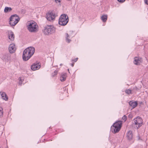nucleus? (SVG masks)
I'll use <instances>...</instances> for the list:
<instances>
[{
	"mask_svg": "<svg viewBox=\"0 0 148 148\" xmlns=\"http://www.w3.org/2000/svg\"><path fill=\"white\" fill-rule=\"evenodd\" d=\"M66 77V74L65 73H62L61 75L60 80L62 82H64L65 80Z\"/></svg>",
	"mask_w": 148,
	"mask_h": 148,
	"instance_id": "17",
	"label": "nucleus"
},
{
	"mask_svg": "<svg viewBox=\"0 0 148 148\" xmlns=\"http://www.w3.org/2000/svg\"><path fill=\"white\" fill-rule=\"evenodd\" d=\"M10 24L12 26L15 25L19 21L20 18L16 14L12 15L10 18Z\"/></svg>",
	"mask_w": 148,
	"mask_h": 148,
	"instance_id": "6",
	"label": "nucleus"
},
{
	"mask_svg": "<svg viewBox=\"0 0 148 148\" xmlns=\"http://www.w3.org/2000/svg\"><path fill=\"white\" fill-rule=\"evenodd\" d=\"M27 27L29 31L32 33H36L38 31V26L37 23L34 21H30L27 23Z\"/></svg>",
	"mask_w": 148,
	"mask_h": 148,
	"instance_id": "2",
	"label": "nucleus"
},
{
	"mask_svg": "<svg viewBox=\"0 0 148 148\" xmlns=\"http://www.w3.org/2000/svg\"><path fill=\"white\" fill-rule=\"evenodd\" d=\"M107 15H103L101 16V19L103 22H105L106 21L107 19Z\"/></svg>",
	"mask_w": 148,
	"mask_h": 148,
	"instance_id": "18",
	"label": "nucleus"
},
{
	"mask_svg": "<svg viewBox=\"0 0 148 148\" xmlns=\"http://www.w3.org/2000/svg\"><path fill=\"white\" fill-rule=\"evenodd\" d=\"M3 109L1 107H0V117L3 116Z\"/></svg>",
	"mask_w": 148,
	"mask_h": 148,
	"instance_id": "20",
	"label": "nucleus"
},
{
	"mask_svg": "<svg viewBox=\"0 0 148 148\" xmlns=\"http://www.w3.org/2000/svg\"><path fill=\"white\" fill-rule=\"evenodd\" d=\"M8 38L11 40H13L14 38V36L13 33L12 32H8Z\"/></svg>",
	"mask_w": 148,
	"mask_h": 148,
	"instance_id": "16",
	"label": "nucleus"
},
{
	"mask_svg": "<svg viewBox=\"0 0 148 148\" xmlns=\"http://www.w3.org/2000/svg\"><path fill=\"white\" fill-rule=\"evenodd\" d=\"M74 65V63H72L71 64V65L72 67Z\"/></svg>",
	"mask_w": 148,
	"mask_h": 148,
	"instance_id": "29",
	"label": "nucleus"
},
{
	"mask_svg": "<svg viewBox=\"0 0 148 148\" xmlns=\"http://www.w3.org/2000/svg\"><path fill=\"white\" fill-rule=\"evenodd\" d=\"M127 119V117L125 115H124L123 117H122V119L124 120L125 121Z\"/></svg>",
	"mask_w": 148,
	"mask_h": 148,
	"instance_id": "24",
	"label": "nucleus"
},
{
	"mask_svg": "<svg viewBox=\"0 0 148 148\" xmlns=\"http://www.w3.org/2000/svg\"><path fill=\"white\" fill-rule=\"evenodd\" d=\"M145 3L148 5V0H144Z\"/></svg>",
	"mask_w": 148,
	"mask_h": 148,
	"instance_id": "26",
	"label": "nucleus"
},
{
	"mask_svg": "<svg viewBox=\"0 0 148 148\" xmlns=\"http://www.w3.org/2000/svg\"><path fill=\"white\" fill-rule=\"evenodd\" d=\"M134 123L136 125H138V127H137V129L141 126V124L142 123L143 120L139 116H138L134 119L133 120Z\"/></svg>",
	"mask_w": 148,
	"mask_h": 148,
	"instance_id": "8",
	"label": "nucleus"
},
{
	"mask_svg": "<svg viewBox=\"0 0 148 148\" xmlns=\"http://www.w3.org/2000/svg\"><path fill=\"white\" fill-rule=\"evenodd\" d=\"M55 1L56 3H58L60 2H61V0H55Z\"/></svg>",
	"mask_w": 148,
	"mask_h": 148,
	"instance_id": "27",
	"label": "nucleus"
},
{
	"mask_svg": "<svg viewBox=\"0 0 148 148\" xmlns=\"http://www.w3.org/2000/svg\"><path fill=\"white\" fill-rule=\"evenodd\" d=\"M78 58H76L75 60H74V61L76 62L77 61V59H78Z\"/></svg>",
	"mask_w": 148,
	"mask_h": 148,
	"instance_id": "28",
	"label": "nucleus"
},
{
	"mask_svg": "<svg viewBox=\"0 0 148 148\" xmlns=\"http://www.w3.org/2000/svg\"><path fill=\"white\" fill-rule=\"evenodd\" d=\"M35 48L33 47H29L25 49L23 52L22 58L24 61L28 60L33 55L35 52Z\"/></svg>",
	"mask_w": 148,
	"mask_h": 148,
	"instance_id": "1",
	"label": "nucleus"
},
{
	"mask_svg": "<svg viewBox=\"0 0 148 148\" xmlns=\"http://www.w3.org/2000/svg\"><path fill=\"white\" fill-rule=\"evenodd\" d=\"M55 28L53 25H47L44 28L43 31L44 34L49 35L55 32Z\"/></svg>",
	"mask_w": 148,
	"mask_h": 148,
	"instance_id": "4",
	"label": "nucleus"
},
{
	"mask_svg": "<svg viewBox=\"0 0 148 148\" xmlns=\"http://www.w3.org/2000/svg\"><path fill=\"white\" fill-rule=\"evenodd\" d=\"M121 121H118L115 123L111 127V130L113 133H115L119 131L122 125Z\"/></svg>",
	"mask_w": 148,
	"mask_h": 148,
	"instance_id": "3",
	"label": "nucleus"
},
{
	"mask_svg": "<svg viewBox=\"0 0 148 148\" xmlns=\"http://www.w3.org/2000/svg\"><path fill=\"white\" fill-rule=\"evenodd\" d=\"M21 78L20 77L19 78V85H21L22 84V79H21Z\"/></svg>",
	"mask_w": 148,
	"mask_h": 148,
	"instance_id": "23",
	"label": "nucleus"
},
{
	"mask_svg": "<svg viewBox=\"0 0 148 148\" xmlns=\"http://www.w3.org/2000/svg\"><path fill=\"white\" fill-rule=\"evenodd\" d=\"M58 73V71H55L54 73L52 74V76L54 77L55 75H57Z\"/></svg>",
	"mask_w": 148,
	"mask_h": 148,
	"instance_id": "22",
	"label": "nucleus"
},
{
	"mask_svg": "<svg viewBox=\"0 0 148 148\" xmlns=\"http://www.w3.org/2000/svg\"><path fill=\"white\" fill-rule=\"evenodd\" d=\"M12 10V9L11 8L6 7L5 8L4 12L5 13H7L11 11Z\"/></svg>",
	"mask_w": 148,
	"mask_h": 148,
	"instance_id": "19",
	"label": "nucleus"
},
{
	"mask_svg": "<svg viewBox=\"0 0 148 148\" xmlns=\"http://www.w3.org/2000/svg\"><path fill=\"white\" fill-rule=\"evenodd\" d=\"M127 137L128 140H131L133 138L132 132L131 131H129L127 133Z\"/></svg>",
	"mask_w": 148,
	"mask_h": 148,
	"instance_id": "15",
	"label": "nucleus"
},
{
	"mask_svg": "<svg viewBox=\"0 0 148 148\" xmlns=\"http://www.w3.org/2000/svg\"><path fill=\"white\" fill-rule=\"evenodd\" d=\"M72 35L70 33H66L65 34L66 41L68 43L71 41V38L73 37Z\"/></svg>",
	"mask_w": 148,
	"mask_h": 148,
	"instance_id": "9",
	"label": "nucleus"
},
{
	"mask_svg": "<svg viewBox=\"0 0 148 148\" xmlns=\"http://www.w3.org/2000/svg\"><path fill=\"white\" fill-rule=\"evenodd\" d=\"M0 93L1 97V98L2 99L5 100V101H7L8 100V98L6 93L5 92H0Z\"/></svg>",
	"mask_w": 148,
	"mask_h": 148,
	"instance_id": "13",
	"label": "nucleus"
},
{
	"mask_svg": "<svg viewBox=\"0 0 148 148\" xmlns=\"http://www.w3.org/2000/svg\"><path fill=\"white\" fill-rule=\"evenodd\" d=\"M40 68V64L39 63L34 64L31 66V69L33 71L38 69Z\"/></svg>",
	"mask_w": 148,
	"mask_h": 148,
	"instance_id": "12",
	"label": "nucleus"
},
{
	"mask_svg": "<svg viewBox=\"0 0 148 148\" xmlns=\"http://www.w3.org/2000/svg\"><path fill=\"white\" fill-rule=\"evenodd\" d=\"M130 105L132 107V109L135 108L137 105L138 103L136 101H130L129 102Z\"/></svg>",
	"mask_w": 148,
	"mask_h": 148,
	"instance_id": "14",
	"label": "nucleus"
},
{
	"mask_svg": "<svg viewBox=\"0 0 148 148\" xmlns=\"http://www.w3.org/2000/svg\"><path fill=\"white\" fill-rule=\"evenodd\" d=\"M68 21V17L67 15L62 14L61 15L59 19V24L61 25H65Z\"/></svg>",
	"mask_w": 148,
	"mask_h": 148,
	"instance_id": "5",
	"label": "nucleus"
},
{
	"mask_svg": "<svg viewBox=\"0 0 148 148\" xmlns=\"http://www.w3.org/2000/svg\"><path fill=\"white\" fill-rule=\"evenodd\" d=\"M125 92L128 94H130L131 93V90L129 89L127 90H125Z\"/></svg>",
	"mask_w": 148,
	"mask_h": 148,
	"instance_id": "21",
	"label": "nucleus"
},
{
	"mask_svg": "<svg viewBox=\"0 0 148 148\" xmlns=\"http://www.w3.org/2000/svg\"><path fill=\"white\" fill-rule=\"evenodd\" d=\"M60 65L61 66L62 65V64H60Z\"/></svg>",
	"mask_w": 148,
	"mask_h": 148,
	"instance_id": "30",
	"label": "nucleus"
},
{
	"mask_svg": "<svg viewBox=\"0 0 148 148\" xmlns=\"http://www.w3.org/2000/svg\"><path fill=\"white\" fill-rule=\"evenodd\" d=\"M117 1L121 3H123L124 2L125 0H117Z\"/></svg>",
	"mask_w": 148,
	"mask_h": 148,
	"instance_id": "25",
	"label": "nucleus"
},
{
	"mask_svg": "<svg viewBox=\"0 0 148 148\" xmlns=\"http://www.w3.org/2000/svg\"><path fill=\"white\" fill-rule=\"evenodd\" d=\"M142 62V59L141 58L136 57L134 58V63L135 64L138 65L140 64Z\"/></svg>",
	"mask_w": 148,
	"mask_h": 148,
	"instance_id": "11",
	"label": "nucleus"
},
{
	"mask_svg": "<svg viewBox=\"0 0 148 148\" xmlns=\"http://www.w3.org/2000/svg\"><path fill=\"white\" fill-rule=\"evenodd\" d=\"M16 48L14 44H10L9 47V51L10 53H14L16 51Z\"/></svg>",
	"mask_w": 148,
	"mask_h": 148,
	"instance_id": "10",
	"label": "nucleus"
},
{
	"mask_svg": "<svg viewBox=\"0 0 148 148\" xmlns=\"http://www.w3.org/2000/svg\"><path fill=\"white\" fill-rule=\"evenodd\" d=\"M56 14L53 12H48L46 15V18L47 19L51 21L54 20L56 17Z\"/></svg>",
	"mask_w": 148,
	"mask_h": 148,
	"instance_id": "7",
	"label": "nucleus"
}]
</instances>
